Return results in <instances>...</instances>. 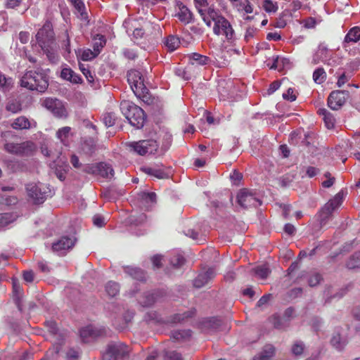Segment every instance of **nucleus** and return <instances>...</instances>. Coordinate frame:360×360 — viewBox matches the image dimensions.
<instances>
[{"label": "nucleus", "mask_w": 360, "mask_h": 360, "mask_svg": "<svg viewBox=\"0 0 360 360\" xmlns=\"http://www.w3.org/2000/svg\"><path fill=\"white\" fill-rule=\"evenodd\" d=\"M208 17L216 23V22L219 20V18H223L224 16L219 15L217 12L214 11V9L212 7H209L207 11Z\"/></svg>", "instance_id": "13d9d810"}, {"label": "nucleus", "mask_w": 360, "mask_h": 360, "mask_svg": "<svg viewBox=\"0 0 360 360\" xmlns=\"http://www.w3.org/2000/svg\"><path fill=\"white\" fill-rule=\"evenodd\" d=\"M185 263L184 257L180 254H175L170 258V264L174 267H180Z\"/></svg>", "instance_id": "a19ab883"}, {"label": "nucleus", "mask_w": 360, "mask_h": 360, "mask_svg": "<svg viewBox=\"0 0 360 360\" xmlns=\"http://www.w3.org/2000/svg\"><path fill=\"white\" fill-rule=\"evenodd\" d=\"M345 194V192L341 190L321 208L316 216L319 221V229L325 226L332 218L333 211L341 205Z\"/></svg>", "instance_id": "7ed1b4c3"}, {"label": "nucleus", "mask_w": 360, "mask_h": 360, "mask_svg": "<svg viewBox=\"0 0 360 360\" xmlns=\"http://www.w3.org/2000/svg\"><path fill=\"white\" fill-rule=\"evenodd\" d=\"M158 299L156 292H145L139 300V303L142 307H151Z\"/></svg>", "instance_id": "a878e982"}, {"label": "nucleus", "mask_w": 360, "mask_h": 360, "mask_svg": "<svg viewBox=\"0 0 360 360\" xmlns=\"http://www.w3.org/2000/svg\"><path fill=\"white\" fill-rule=\"evenodd\" d=\"M102 121L105 127H112L115 124L116 117L113 112H105L102 115Z\"/></svg>", "instance_id": "4c0bfd02"}, {"label": "nucleus", "mask_w": 360, "mask_h": 360, "mask_svg": "<svg viewBox=\"0 0 360 360\" xmlns=\"http://www.w3.org/2000/svg\"><path fill=\"white\" fill-rule=\"evenodd\" d=\"M348 97L347 91H333L328 98V105L330 109L338 110L345 103Z\"/></svg>", "instance_id": "f8f14e48"}, {"label": "nucleus", "mask_w": 360, "mask_h": 360, "mask_svg": "<svg viewBox=\"0 0 360 360\" xmlns=\"http://www.w3.org/2000/svg\"><path fill=\"white\" fill-rule=\"evenodd\" d=\"M271 322L274 327L278 330L285 329L289 325V322L285 317L280 316L278 315H274L271 318Z\"/></svg>", "instance_id": "cd10ccee"}, {"label": "nucleus", "mask_w": 360, "mask_h": 360, "mask_svg": "<svg viewBox=\"0 0 360 360\" xmlns=\"http://www.w3.org/2000/svg\"><path fill=\"white\" fill-rule=\"evenodd\" d=\"M97 174L105 178H111L113 176L114 170L111 165L105 162H99L97 163Z\"/></svg>", "instance_id": "4be33fe9"}, {"label": "nucleus", "mask_w": 360, "mask_h": 360, "mask_svg": "<svg viewBox=\"0 0 360 360\" xmlns=\"http://www.w3.org/2000/svg\"><path fill=\"white\" fill-rule=\"evenodd\" d=\"M321 280H322V277L320 274L314 273L309 276V278L308 279V283H309V286L314 287V286H316L317 285H319Z\"/></svg>", "instance_id": "8fccbe9b"}, {"label": "nucleus", "mask_w": 360, "mask_h": 360, "mask_svg": "<svg viewBox=\"0 0 360 360\" xmlns=\"http://www.w3.org/2000/svg\"><path fill=\"white\" fill-rule=\"evenodd\" d=\"M139 197L141 200L146 202V203H154L156 201V194L153 192L151 193H146L142 192L139 194Z\"/></svg>", "instance_id": "79ce46f5"}, {"label": "nucleus", "mask_w": 360, "mask_h": 360, "mask_svg": "<svg viewBox=\"0 0 360 360\" xmlns=\"http://www.w3.org/2000/svg\"><path fill=\"white\" fill-rule=\"evenodd\" d=\"M97 164H87L84 165L83 171L90 174H97Z\"/></svg>", "instance_id": "5fc2aeb1"}, {"label": "nucleus", "mask_w": 360, "mask_h": 360, "mask_svg": "<svg viewBox=\"0 0 360 360\" xmlns=\"http://www.w3.org/2000/svg\"><path fill=\"white\" fill-rule=\"evenodd\" d=\"M195 312V310L194 309H192L182 314H174L172 317V321L174 323H179L183 321L189 317H192L194 315Z\"/></svg>", "instance_id": "f704fd0d"}, {"label": "nucleus", "mask_w": 360, "mask_h": 360, "mask_svg": "<svg viewBox=\"0 0 360 360\" xmlns=\"http://www.w3.org/2000/svg\"><path fill=\"white\" fill-rule=\"evenodd\" d=\"M283 98L285 100H288L290 101H294L297 98V96L295 94V91L292 88H289L285 93L283 94Z\"/></svg>", "instance_id": "6e6d98bb"}, {"label": "nucleus", "mask_w": 360, "mask_h": 360, "mask_svg": "<svg viewBox=\"0 0 360 360\" xmlns=\"http://www.w3.org/2000/svg\"><path fill=\"white\" fill-rule=\"evenodd\" d=\"M172 141V136L168 133L165 132L162 139V150L166 151L171 146Z\"/></svg>", "instance_id": "37998d69"}, {"label": "nucleus", "mask_w": 360, "mask_h": 360, "mask_svg": "<svg viewBox=\"0 0 360 360\" xmlns=\"http://www.w3.org/2000/svg\"><path fill=\"white\" fill-rule=\"evenodd\" d=\"M109 349L115 356V360L124 358L128 355V347L122 342H113L108 345Z\"/></svg>", "instance_id": "dca6fc26"}, {"label": "nucleus", "mask_w": 360, "mask_h": 360, "mask_svg": "<svg viewBox=\"0 0 360 360\" xmlns=\"http://www.w3.org/2000/svg\"><path fill=\"white\" fill-rule=\"evenodd\" d=\"M55 39L52 24L47 21L36 34V41L41 50L51 48Z\"/></svg>", "instance_id": "20e7f679"}, {"label": "nucleus", "mask_w": 360, "mask_h": 360, "mask_svg": "<svg viewBox=\"0 0 360 360\" xmlns=\"http://www.w3.org/2000/svg\"><path fill=\"white\" fill-rule=\"evenodd\" d=\"M216 274L212 268H209L205 271L200 273L198 276L193 280V286L197 288H200L209 283L214 276Z\"/></svg>", "instance_id": "2eb2a0df"}, {"label": "nucleus", "mask_w": 360, "mask_h": 360, "mask_svg": "<svg viewBox=\"0 0 360 360\" xmlns=\"http://www.w3.org/2000/svg\"><path fill=\"white\" fill-rule=\"evenodd\" d=\"M274 355L275 347L271 345H266L254 356L253 360H271Z\"/></svg>", "instance_id": "6ab92c4d"}, {"label": "nucleus", "mask_w": 360, "mask_h": 360, "mask_svg": "<svg viewBox=\"0 0 360 360\" xmlns=\"http://www.w3.org/2000/svg\"><path fill=\"white\" fill-rule=\"evenodd\" d=\"M76 242L74 236H62L52 245V250L58 255H62L66 250L72 248Z\"/></svg>", "instance_id": "4468645a"}, {"label": "nucleus", "mask_w": 360, "mask_h": 360, "mask_svg": "<svg viewBox=\"0 0 360 360\" xmlns=\"http://www.w3.org/2000/svg\"><path fill=\"white\" fill-rule=\"evenodd\" d=\"M167 360H183L181 354L176 351H167L165 353Z\"/></svg>", "instance_id": "864d4df0"}, {"label": "nucleus", "mask_w": 360, "mask_h": 360, "mask_svg": "<svg viewBox=\"0 0 360 360\" xmlns=\"http://www.w3.org/2000/svg\"><path fill=\"white\" fill-rule=\"evenodd\" d=\"M93 223L98 227H102L105 224L104 218L99 214L94 215L93 217Z\"/></svg>", "instance_id": "69168bd1"}, {"label": "nucleus", "mask_w": 360, "mask_h": 360, "mask_svg": "<svg viewBox=\"0 0 360 360\" xmlns=\"http://www.w3.org/2000/svg\"><path fill=\"white\" fill-rule=\"evenodd\" d=\"M237 202L240 206L244 208L256 207L262 204L256 193L248 188L241 189L238 192Z\"/></svg>", "instance_id": "1a4fd4ad"}, {"label": "nucleus", "mask_w": 360, "mask_h": 360, "mask_svg": "<svg viewBox=\"0 0 360 360\" xmlns=\"http://www.w3.org/2000/svg\"><path fill=\"white\" fill-rule=\"evenodd\" d=\"M347 267L349 269L360 268V251L354 253L347 262Z\"/></svg>", "instance_id": "473e14b6"}, {"label": "nucleus", "mask_w": 360, "mask_h": 360, "mask_svg": "<svg viewBox=\"0 0 360 360\" xmlns=\"http://www.w3.org/2000/svg\"><path fill=\"white\" fill-rule=\"evenodd\" d=\"M41 105L50 111L56 117L66 118L68 112L65 104L56 98H46L41 101Z\"/></svg>", "instance_id": "6e6552de"}, {"label": "nucleus", "mask_w": 360, "mask_h": 360, "mask_svg": "<svg viewBox=\"0 0 360 360\" xmlns=\"http://www.w3.org/2000/svg\"><path fill=\"white\" fill-rule=\"evenodd\" d=\"M30 127V121L27 118L22 116L16 118L12 124V127L15 129H29Z\"/></svg>", "instance_id": "2f4dec72"}, {"label": "nucleus", "mask_w": 360, "mask_h": 360, "mask_svg": "<svg viewBox=\"0 0 360 360\" xmlns=\"http://www.w3.org/2000/svg\"><path fill=\"white\" fill-rule=\"evenodd\" d=\"M180 44V39L176 35L168 36L165 41V45L170 51L176 50Z\"/></svg>", "instance_id": "c756f323"}, {"label": "nucleus", "mask_w": 360, "mask_h": 360, "mask_svg": "<svg viewBox=\"0 0 360 360\" xmlns=\"http://www.w3.org/2000/svg\"><path fill=\"white\" fill-rule=\"evenodd\" d=\"M115 356L113 353L107 347L106 351L102 356V360H115Z\"/></svg>", "instance_id": "774afa93"}, {"label": "nucleus", "mask_w": 360, "mask_h": 360, "mask_svg": "<svg viewBox=\"0 0 360 360\" xmlns=\"http://www.w3.org/2000/svg\"><path fill=\"white\" fill-rule=\"evenodd\" d=\"M124 272L134 279L143 281L146 278L145 272L139 268L126 266L124 268Z\"/></svg>", "instance_id": "bb28decb"}, {"label": "nucleus", "mask_w": 360, "mask_h": 360, "mask_svg": "<svg viewBox=\"0 0 360 360\" xmlns=\"http://www.w3.org/2000/svg\"><path fill=\"white\" fill-rule=\"evenodd\" d=\"M120 110L129 124L136 129L143 127L146 116L143 109L133 102L124 100L120 105Z\"/></svg>", "instance_id": "f03ea898"}, {"label": "nucleus", "mask_w": 360, "mask_h": 360, "mask_svg": "<svg viewBox=\"0 0 360 360\" xmlns=\"http://www.w3.org/2000/svg\"><path fill=\"white\" fill-rule=\"evenodd\" d=\"M141 170L150 175L156 177L159 179H169L170 176L169 173L162 168L152 167H144L141 168Z\"/></svg>", "instance_id": "f3484780"}, {"label": "nucleus", "mask_w": 360, "mask_h": 360, "mask_svg": "<svg viewBox=\"0 0 360 360\" xmlns=\"http://www.w3.org/2000/svg\"><path fill=\"white\" fill-rule=\"evenodd\" d=\"M127 80L135 95L141 97L148 93L142 74L136 70H131L127 74Z\"/></svg>", "instance_id": "39448f33"}, {"label": "nucleus", "mask_w": 360, "mask_h": 360, "mask_svg": "<svg viewBox=\"0 0 360 360\" xmlns=\"http://www.w3.org/2000/svg\"><path fill=\"white\" fill-rule=\"evenodd\" d=\"M44 53L46 55L49 60L53 63H56L58 60V56L54 52L51 51L50 48H48L47 50H42Z\"/></svg>", "instance_id": "bf43d9fd"}, {"label": "nucleus", "mask_w": 360, "mask_h": 360, "mask_svg": "<svg viewBox=\"0 0 360 360\" xmlns=\"http://www.w3.org/2000/svg\"><path fill=\"white\" fill-rule=\"evenodd\" d=\"M326 78V73L323 68H319L316 69L313 74V79L317 84L323 83Z\"/></svg>", "instance_id": "58836bf2"}, {"label": "nucleus", "mask_w": 360, "mask_h": 360, "mask_svg": "<svg viewBox=\"0 0 360 360\" xmlns=\"http://www.w3.org/2000/svg\"><path fill=\"white\" fill-rule=\"evenodd\" d=\"M105 44V39L102 36L95 41L93 45V51L98 56Z\"/></svg>", "instance_id": "a18cd8bd"}, {"label": "nucleus", "mask_w": 360, "mask_h": 360, "mask_svg": "<svg viewBox=\"0 0 360 360\" xmlns=\"http://www.w3.org/2000/svg\"><path fill=\"white\" fill-rule=\"evenodd\" d=\"M79 335L84 342H89L96 338L105 336L107 330L105 327L89 325L80 329Z\"/></svg>", "instance_id": "9d476101"}, {"label": "nucleus", "mask_w": 360, "mask_h": 360, "mask_svg": "<svg viewBox=\"0 0 360 360\" xmlns=\"http://www.w3.org/2000/svg\"><path fill=\"white\" fill-rule=\"evenodd\" d=\"M179 11L176 15L179 20L184 24L189 23L193 18V13L191 11L182 3L178 4Z\"/></svg>", "instance_id": "aec40b11"}, {"label": "nucleus", "mask_w": 360, "mask_h": 360, "mask_svg": "<svg viewBox=\"0 0 360 360\" xmlns=\"http://www.w3.org/2000/svg\"><path fill=\"white\" fill-rule=\"evenodd\" d=\"M330 343L333 347L340 351L346 345V342L342 339L340 334L334 335L331 338Z\"/></svg>", "instance_id": "e433bc0d"}, {"label": "nucleus", "mask_w": 360, "mask_h": 360, "mask_svg": "<svg viewBox=\"0 0 360 360\" xmlns=\"http://www.w3.org/2000/svg\"><path fill=\"white\" fill-rule=\"evenodd\" d=\"M188 58L191 60H193V62H191V64L193 65L196 64L199 65H204L207 64L210 60L207 56L201 55L198 53H192L188 55Z\"/></svg>", "instance_id": "c85d7f7f"}, {"label": "nucleus", "mask_w": 360, "mask_h": 360, "mask_svg": "<svg viewBox=\"0 0 360 360\" xmlns=\"http://www.w3.org/2000/svg\"><path fill=\"white\" fill-rule=\"evenodd\" d=\"M13 79L7 77L0 71V89L3 91H9L13 87Z\"/></svg>", "instance_id": "7c9ffc66"}, {"label": "nucleus", "mask_w": 360, "mask_h": 360, "mask_svg": "<svg viewBox=\"0 0 360 360\" xmlns=\"http://www.w3.org/2000/svg\"><path fill=\"white\" fill-rule=\"evenodd\" d=\"M4 149L7 153L13 155L28 156L32 154L35 149V146L31 141H25L20 143L6 142L4 145Z\"/></svg>", "instance_id": "423d86ee"}, {"label": "nucleus", "mask_w": 360, "mask_h": 360, "mask_svg": "<svg viewBox=\"0 0 360 360\" xmlns=\"http://www.w3.org/2000/svg\"><path fill=\"white\" fill-rule=\"evenodd\" d=\"M272 298L271 294H266L263 295L257 302V306L260 307L264 304H266Z\"/></svg>", "instance_id": "e2e57ef3"}, {"label": "nucleus", "mask_w": 360, "mask_h": 360, "mask_svg": "<svg viewBox=\"0 0 360 360\" xmlns=\"http://www.w3.org/2000/svg\"><path fill=\"white\" fill-rule=\"evenodd\" d=\"M262 6L267 13H275L278 10V6L271 0H264Z\"/></svg>", "instance_id": "c03bdc74"}, {"label": "nucleus", "mask_w": 360, "mask_h": 360, "mask_svg": "<svg viewBox=\"0 0 360 360\" xmlns=\"http://www.w3.org/2000/svg\"><path fill=\"white\" fill-rule=\"evenodd\" d=\"M46 186L42 184H29L26 186L27 194L35 204H41L47 197Z\"/></svg>", "instance_id": "9b49d317"}, {"label": "nucleus", "mask_w": 360, "mask_h": 360, "mask_svg": "<svg viewBox=\"0 0 360 360\" xmlns=\"http://www.w3.org/2000/svg\"><path fill=\"white\" fill-rule=\"evenodd\" d=\"M130 149L140 155L154 154L157 152L159 144L153 139L141 140L129 143Z\"/></svg>", "instance_id": "0eeeda50"}, {"label": "nucleus", "mask_w": 360, "mask_h": 360, "mask_svg": "<svg viewBox=\"0 0 360 360\" xmlns=\"http://www.w3.org/2000/svg\"><path fill=\"white\" fill-rule=\"evenodd\" d=\"M50 167L52 169H55V174L60 180L63 181L65 179L64 172L65 170L63 168V166H60L59 168H58L56 163L53 162L50 164Z\"/></svg>", "instance_id": "de8ad7c7"}, {"label": "nucleus", "mask_w": 360, "mask_h": 360, "mask_svg": "<svg viewBox=\"0 0 360 360\" xmlns=\"http://www.w3.org/2000/svg\"><path fill=\"white\" fill-rule=\"evenodd\" d=\"M71 131L70 127H64L59 129L56 132V136L61 142L65 143L66 139L68 137L69 134Z\"/></svg>", "instance_id": "ea45409f"}, {"label": "nucleus", "mask_w": 360, "mask_h": 360, "mask_svg": "<svg viewBox=\"0 0 360 360\" xmlns=\"http://www.w3.org/2000/svg\"><path fill=\"white\" fill-rule=\"evenodd\" d=\"M191 331L190 330H178L174 331L172 333V337L176 340H180L184 338L186 336H190Z\"/></svg>", "instance_id": "052dcab7"}, {"label": "nucleus", "mask_w": 360, "mask_h": 360, "mask_svg": "<svg viewBox=\"0 0 360 360\" xmlns=\"http://www.w3.org/2000/svg\"><path fill=\"white\" fill-rule=\"evenodd\" d=\"M256 32H257L256 28L249 27L246 30V32H245V40L246 41H248L250 39H252L254 37Z\"/></svg>", "instance_id": "338daca9"}, {"label": "nucleus", "mask_w": 360, "mask_h": 360, "mask_svg": "<svg viewBox=\"0 0 360 360\" xmlns=\"http://www.w3.org/2000/svg\"><path fill=\"white\" fill-rule=\"evenodd\" d=\"M65 39L63 41L61 46L62 49L65 51L67 53H70L71 49H70V37L68 35V33L67 31L64 32Z\"/></svg>", "instance_id": "603ef678"}, {"label": "nucleus", "mask_w": 360, "mask_h": 360, "mask_svg": "<svg viewBox=\"0 0 360 360\" xmlns=\"http://www.w3.org/2000/svg\"><path fill=\"white\" fill-rule=\"evenodd\" d=\"M74 71L68 68H65L61 70L60 77L61 78L66 79L68 81L72 77Z\"/></svg>", "instance_id": "680f3d73"}, {"label": "nucleus", "mask_w": 360, "mask_h": 360, "mask_svg": "<svg viewBox=\"0 0 360 360\" xmlns=\"http://www.w3.org/2000/svg\"><path fill=\"white\" fill-rule=\"evenodd\" d=\"M71 4L75 7L77 13L79 14L78 17L82 20H88V14L86 11L85 5L82 0H70Z\"/></svg>", "instance_id": "5701e85b"}, {"label": "nucleus", "mask_w": 360, "mask_h": 360, "mask_svg": "<svg viewBox=\"0 0 360 360\" xmlns=\"http://www.w3.org/2000/svg\"><path fill=\"white\" fill-rule=\"evenodd\" d=\"M360 39V27H354L351 28L346 34L344 44L356 43Z\"/></svg>", "instance_id": "393cba45"}, {"label": "nucleus", "mask_w": 360, "mask_h": 360, "mask_svg": "<svg viewBox=\"0 0 360 360\" xmlns=\"http://www.w3.org/2000/svg\"><path fill=\"white\" fill-rule=\"evenodd\" d=\"M319 115L323 116V120L328 129H332L335 126V119L332 113L328 112L326 108H320L318 110Z\"/></svg>", "instance_id": "b1692460"}, {"label": "nucleus", "mask_w": 360, "mask_h": 360, "mask_svg": "<svg viewBox=\"0 0 360 360\" xmlns=\"http://www.w3.org/2000/svg\"><path fill=\"white\" fill-rule=\"evenodd\" d=\"M13 220V216L10 213L0 214V228L4 227L12 222Z\"/></svg>", "instance_id": "09e8293b"}, {"label": "nucleus", "mask_w": 360, "mask_h": 360, "mask_svg": "<svg viewBox=\"0 0 360 360\" xmlns=\"http://www.w3.org/2000/svg\"><path fill=\"white\" fill-rule=\"evenodd\" d=\"M304 345L302 341H296L292 346V353L295 356H300L303 353Z\"/></svg>", "instance_id": "49530a36"}, {"label": "nucleus", "mask_w": 360, "mask_h": 360, "mask_svg": "<svg viewBox=\"0 0 360 360\" xmlns=\"http://www.w3.org/2000/svg\"><path fill=\"white\" fill-rule=\"evenodd\" d=\"M328 59V49L325 44H321L313 56L312 63L314 64H318L320 62H326Z\"/></svg>", "instance_id": "a211bd4d"}, {"label": "nucleus", "mask_w": 360, "mask_h": 360, "mask_svg": "<svg viewBox=\"0 0 360 360\" xmlns=\"http://www.w3.org/2000/svg\"><path fill=\"white\" fill-rule=\"evenodd\" d=\"M21 109L20 105L15 101H9L6 105V110L13 113L20 111Z\"/></svg>", "instance_id": "4d7b16f0"}, {"label": "nucleus", "mask_w": 360, "mask_h": 360, "mask_svg": "<svg viewBox=\"0 0 360 360\" xmlns=\"http://www.w3.org/2000/svg\"><path fill=\"white\" fill-rule=\"evenodd\" d=\"M105 291L110 297H115L120 291V285L114 281H109L105 285Z\"/></svg>", "instance_id": "c9c22d12"}, {"label": "nucleus", "mask_w": 360, "mask_h": 360, "mask_svg": "<svg viewBox=\"0 0 360 360\" xmlns=\"http://www.w3.org/2000/svg\"><path fill=\"white\" fill-rule=\"evenodd\" d=\"M47 71L41 67L27 71L20 79V85L32 91L44 93L49 87Z\"/></svg>", "instance_id": "f257e3e1"}, {"label": "nucleus", "mask_w": 360, "mask_h": 360, "mask_svg": "<svg viewBox=\"0 0 360 360\" xmlns=\"http://www.w3.org/2000/svg\"><path fill=\"white\" fill-rule=\"evenodd\" d=\"M213 32L217 35L224 34L228 41L233 39L234 30L230 22L224 17L219 18L214 23Z\"/></svg>", "instance_id": "ddd939ff"}, {"label": "nucleus", "mask_w": 360, "mask_h": 360, "mask_svg": "<svg viewBox=\"0 0 360 360\" xmlns=\"http://www.w3.org/2000/svg\"><path fill=\"white\" fill-rule=\"evenodd\" d=\"M13 300L20 311H22L21 300L22 297V289L16 279H13Z\"/></svg>", "instance_id": "412c9836"}, {"label": "nucleus", "mask_w": 360, "mask_h": 360, "mask_svg": "<svg viewBox=\"0 0 360 360\" xmlns=\"http://www.w3.org/2000/svg\"><path fill=\"white\" fill-rule=\"evenodd\" d=\"M255 276L261 279H266L271 273L270 269L266 265H261L254 269Z\"/></svg>", "instance_id": "72a5a7b5"}, {"label": "nucleus", "mask_w": 360, "mask_h": 360, "mask_svg": "<svg viewBox=\"0 0 360 360\" xmlns=\"http://www.w3.org/2000/svg\"><path fill=\"white\" fill-rule=\"evenodd\" d=\"M122 53H123L124 56L126 58L129 59V60H134L137 57L136 53L132 49H124L123 50Z\"/></svg>", "instance_id": "0e129e2a"}, {"label": "nucleus", "mask_w": 360, "mask_h": 360, "mask_svg": "<svg viewBox=\"0 0 360 360\" xmlns=\"http://www.w3.org/2000/svg\"><path fill=\"white\" fill-rule=\"evenodd\" d=\"M97 55L91 49H85L82 51L80 58L82 60L88 61L95 58Z\"/></svg>", "instance_id": "3c124183"}]
</instances>
